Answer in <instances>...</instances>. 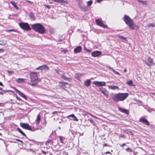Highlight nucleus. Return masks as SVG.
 <instances>
[{
  "label": "nucleus",
  "instance_id": "obj_1",
  "mask_svg": "<svg viewBox=\"0 0 155 155\" xmlns=\"http://www.w3.org/2000/svg\"><path fill=\"white\" fill-rule=\"evenodd\" d=\"M128 96L127 93H118L114 95L112 97L114 101L117 102L119 101H124Z\"/></svg>",
  "mask_w": 155,
  "mask_h": 155
},
{
  "label": "nucleus",
  "instance_id": "obj_2",
  "mask_svg": "<svg viewBox=\"0 0 155 155\" xmlns=\"http://www.w3.org/2000/svg\"><path fill=\"white\" fill-rule=\"evenodd\" d=\"M32 28L39 33L43 34L46 32L45 27L40 23H36L31 25Z\"/></svg>",
  "mask_w": 155,
  "mask_h": 155
},
{
  "label": "nucleus",
  "instance_id": "obj_3",
  "mask_svg": "<svg viewBox=\"0 0 155 155\" xmlns=\"http://www.w3.org/2000/svg\"><path fill=\"white\" fill-rule=\"evenodd\" d=\"M29 75L31 82H38L41 80V79L38 78V73L37 72H31L29 74Z\"/></svg>",
  "mask_w": 155,
  "mask_h": 155
},
{
  "label": "nucleus",
  "instance_id": "obj_4",
  "mask_svg": "<svg viewBox=\"0 0 155 155\" xmlns=\"http://www.w3.org/2000/svg\"><path fill=\"white\" fill-rule=\"evenodd\" d=\"M19 25L21 28L24 30L28 31L31 29V28L27 23L21 22L19 23Z\"/></svg>",
  "mask_w": 155,
  "mask_h": 155
},
{
  "label": "nucleus",
  "instance_id": "obj_5",
  "mask_svg": "<svg viewBox=\"0 0 155 155\" xmlns=\"http://www.w3.org/2000/svg\"><path fill=\"white\" fill-rule=\"evenodd\" d=\"M20 125L21 127L26 130H28L31 131H34L35 130H33L31 128V127L28 124L23 123H20Z\"/></svg>",
  "mask_w": 155,
  "mask_h": 155
},
{
  "label": "nucleus",
  "instance_id": "obj_6",
  "mask_svg": "<svg viewBox=\"0 0 155 155\" xmlns=\"http://www.w3.org/2000/svg\"><path fill=\"white\" fill-rule=\"evenodd\" d=\"M99 89L101 92L107 98L109 97V92L104 87H99Z\"/></svg>",
  "mask_w": 155,
  "mask_h": 155
},
{
  "label": "nucleus",
  "instance_id": "obj_7",
  "mask_svg": "<svg viewBox=\"0 0 155 155\" xmlns=\"http://www.w3.org/2000/svg\"><path fill=\"white\" fill-rule=\"evenodd\" d=\"M124 21L127 25H128L129 23L133 21V20L129 16L126 15L124 16Z\"/></svg>",
  "mask_w": 155,
  "mask_h": 155
},
{
  "label": "nucleus",
  "instance_id": "obj_8",
  "mask_svg": "<svg viewBox=\"0 0 155 155\" xmlns=\"http://www.w3.org/2000/svg\"><path fill=\"white\" fill-rule=\"evenodd\" d=\"M93 84L97 87L105 86L106 85V83L104 81H94Z\"/></svg>",
  "mask_w": 155,
  "mask_h": 155
},
{
  "label": "nucleus",
  "instance_id": "obj_9",
  "mask_svg": "<svg viewBox=\"0 0 155 155\" xmlns=\"http://www.w3.org/2000/svg\"><path fill=\"white\" fill-rule=\"evenodd\" d=\"M49 69V68L46 65H43L42 66H40L36 69V70H41L42 71H46L47 70H48Z\"/></svg>",
  "mask_w": 155,
  "mask_h": 155
},
{
  "label": "nucleus",
  "instance_id": "obj_10",
  "mask_svg": "<svg viewBox=\"0 0 155 155\" xmlns=\"http://www.w3.org/2000/svg\"><path fill=\"white\" fill-rule=\"evenodd\" d=\"M129 28L131 30L137 29L138 28V26L136 25L133 21L129 23L128 25Z\"/></svg>",
  "mask_w": 155,
  "mask_h": 155
},
{
  "label": "nucleus",
  "instance_id": "obj_11",
  "mask_svg": "<svg viewBox=\"0 0 155 155\" xmlns=\"http://www.w3.org/2000/svg\"><path fill=\"white\" fill-rule=\"evenodd\" d=\"M153 59L150 57H149L147 60L145 61V63L148 66H151L153 64Z\"/></svg>",
  "mask_w": 155,
  "mask_h": 155
},
{
  "label": "nucleus",
  "instance_id": "obj_12",
  "mask_svg": "<svg viewBox=\"0 0 155 155\" xmlns=\"http://www.w3.org/2000/svg\"><path fill=\"white\" fill-rule=\"evenodd\" d=\"M96 22L97 25L103 28H105L106 26L104 25L101 19H97L96 20Z\"/></svg>",
  "mask_w": 155,
  "mask_h": 155
},
{
  "label": "nucleus",
  "instance_id": "obj_13",
  "mask_svg": "<svg viewBox=\"0 0 155 155\" xmlns=\"http://www.w3.org/2000/svg\"><path fill=\"white\" fill-rule=\"evenodd\" d=\"M118 109L119 111L127 115H128L129 114V110L127 109L123 108L120 107H119Z\"/></svg>",
  "mask_w": 155,
  "mask_h": 155
},
{
  "label": "nucleus",
  "instance_id": "obj_14",
  "mask_svg": "<svg viewBox=\"0 0 155 155\" xmlns=\"http://www.w3.org/2000/svg\"><path fill=\"white\" fill-rule=\"evenodd\" d=\"M139 121L142 123L143 124H144L147 126H149L150 124L148 122V121L146 119L143 118H140L139 120Z\"/></svg>",
  "mask_w": 155,
  "mask_h": 155
},
{
  "label": "nucleus",
  "instance_id": "obj_15",
  "mask_svg": "<svg viewBox=\"0 0 155 155\" xmlns=\"http://www.w3.org/2000/svg\"><path fill=\"white\" fill-rule=\"evenodd\" d=\"M101 54V52L99 51H95L92 52L91 55L94 57H97L99 56Z\"/></svg>",
  "mask_w": 155,
  "mask_h": 155
},
{
  "label": "nucleus",
  "instance_id": "obj_16",
  "mask_svg": "<svg viewBox=\"0 0 155 155\" xmlns=\"http://www.w3.org/2000/svg\"><path fill=\"white\" fill-rule=\"evenodd\" d=\"M15 90L16 92L18 93L20 96L24 98L25 100L27 99L26 95H25L24 94L21 92V91L16 88H15Z\"/></svg>",
  "mask_w": 155,
  "mask_h": 155
},
{
  "label": "nucleus",
  "instance_id": "obj_17",
  "mask_svg": "<svg viewBox=\"0 0 155 155\" xmlns=\"http://www.w3.org/2000/svg\"><path fill=\"white\" fill-rule=\"evenodd\" d=\"M82 49V48L81 46H78L75 48L74 50V52L75 53H78L80 52Z\"/></svg>",
  "mask_w": 155,
  "mask_h": 155
},
{
  "label": "nucleus",
  "instance_id": "obj_18",
  "mask_svg": "<svg viewBox=\"0 0 155 155\" xmlns=\"http://www.w3.org/2000/svg\"><path fill=\"white\" fill-rule=\"evenodd\" d=\"M82 75V74H76L75 75L74 78L79 81Z\"/></svg>",
  "mask_w": 155,
  "mask_h": 155
},
{
  "label": "nucleus",
  "instance_id": "obj_19",
  "mask_svg": "<svg viewBox=\"0 0 155 155\" xmlns=\"http://www.w3.org/2000/svg\"><path fill=\"white\" fill-rule=\"evenodd\" d=\"M31 20L32 21H34L35 20V17L34 14L32 12H31L29 15Z\"/></svg>",
  "mask_w": 155,
  "mask_h": 155
},
{
  "label": "nucleus",
  "instance_id": "obj_20",
  "mask_svg": "<svg viewBox=\"0 0 155 155\" xmlns=\"http://www.w3.org/2000/svg\"><path fill=\"white\" fill-rule=\"evenodd\" d=\"M41 120V116L39 114H38L37 119L35 120V122L37 125H38L39 123Z\"/></svg>",
  "mask_w": 155,
  "mask_h": 155
},
{
  "label": "nucleus",
  "instance_id": "obj_21",
  "mask_svg": "<svg viewBox=\"0 0 155 155\" xmlns=\"http://www.w3.org/2000/svg\"><path fill=\"white\" fill-rule=\"evenodd\" d=\"M91 81L89 79L87 80L84 83V85L86 87H88L91 85Z\"/></svg>",
  "mask_w": 155,
  "mask_h": 155
},
{
  "label": "nucleus",
  "instance_id": "obj_22",
  "mask_svg": "<svg viewBox=\"0 0 155 155\" xmlns=\"http://www.w3.org/2000/svg\"><path fill=\"white\" fill-rule=\"evenodd\" d=\"M108 87L110 89L112 90L119 89V87L118 86L115 85H109Z\"/></svg>",
  "mask_w": 155,
  "mask_h": 155
},
{
  "label": "nucleus",
  "instance_id": "obj_23",
  "mask_svg": "<svg viewBox=\"0 0 155 155\" xmlns=\"http://www.w3.org/2000/svg\"><path fill=\"white\" fill-rule=\"evenodd\" d=\"M54 2L59 3H67V2L64 0H52Z\"/></svg>",
  "mask_w": 155,
  "mask_h": 155
},
{
  "label": "nucleus",
  "instance_id": "obj_24",
  "mask_svg": "<svg viewBox=\"0 0 155 155\" xmlns=\"http://www.w3.org/2000/svg\"><path fill=\"white\" fill-rule=\"evenodd\" d=\"M25 79L23 78H18L16 80V81H17L18 83H25Z\"/></svg>",
  "mask_w": 155,
  "mask_h": 155
},
{
  "label": "nucleus",
  "instance_id": "obj_25",
  "mask_svg": "<svg viewBox=\"0 0 155 155\" xmlns=\"http://www.w3.org/2000/svg\"><path fill=\"white\" fill-rule=\"evenodd\" d=\"M17 131L20 133H21L22 135L25 137H26V135L22 131V130L19 128L18 127L17 128Z\"/></svg>",
  "mask_w": 155,
  "mask_h": 155
},
{
  "label": "nucleus",
  "instance_id": "obj_26",
  "mask_svg": "<svg viewBox=\"0 0 155 155\" xmlns=\"http://www.w3.org/2000/svg\"><path fill=\"white\" fill-rule=\"evenodd\" d=\"M61 77L64 80H68V81H69V80L71 79L70 78H67L64 74L62 75Z\"/></svg>",
  "mask_w": 155,
  "mask_h": 155
},
{
  "label": "nucleus",
  "instance_id": "obj_27",
  "mask_svg": "<svg viewBox=\"0 0 155 155\" xmlns=\"http://www.w3.org/2000/svg\"><path fill=\"white\" fill-rule=\"evenodd\" d=\"M137 1L141 3L143 5H147V2L146 1H143L141 0H137Z\"/></svg>",
  "mask_w": 155,
  "mask_h": 155
},
{
  "label": "nucleus",
  "instance_id": "obj_28",
  "mask_svg": "<svg viewBox=\"0 0 155 155\" xmlns=\"http://www.w3.org/2000/svg\"><path fill=\"white\" fill-rule=\"evenodd\" d=\"M6 42L3 40L0 39V45H5Z\"/></svg>",
  "mask_w": 155,
  "mask_h": 155
},
{
  "label": "nucleus",
  "instance_id": "obj_29",
  "mask_svg": "<svg viewBox=\"0 0 155 155\" xmlns=\"http://www.w3.org/2000/svg\"><path fill=\"white\" fill-rule=\"evenodd\" d=\"M127 84L130 86H132L133 85V83L132 80L127 82Z\"/></svg>",
  "mask_w": 155,
  "mask_h": 155
},
{
  "label": "nucleus",
  "instance_id": "obj_30",
  "mask_svg": "<svg viewBox=\"0 0 155 155\" xmlns=\"http://www.w3.org/2000/svg\"><path fill=\"white\" fill-rule=\"evenodd\" d=\"M118 37H119L121 39H122L123 40L126 41V38L121 36V35H118Z\"/></svg>",
  "mask_w": 155,
  "mask_h": 155
},
{
  "label": "nucleus",
  "instance_id": "obj_31",
  "mask_svg": "<svg viewBox=\"0 0 155 155\" xmlns=\"http://www.w3.org/2000/svg\"><path fill=\"white\" fill-rule=\"evenodd\" d=\"M84 49L88 53H90L91 51L90 50L87 49L85 46H84Z\"/></svg>",
  "mask_w": 155,
  "mask_h": 155
},
{
  "label": "nucleus",
  "instance_id": "obj_32",
  "mask_svg": "<svg viewBox=\"0 0 155 155\" xmlns=\"http://www.w3.org/2000/svg\"><path fill=\"white\" fill-rule=\"evenodd\" d=\"M64 139V137H62V136H60L59 137V140L61 143H63V140Z\"/></svg>",
  "mask_w": 155,
  "mask_h": 155
},
{
  "label": "nucleus",
  "instance_id": "obj_33",
  "mask_svg": "<svg viewBox=\"0 0 155 155\" xmlns=\"http://www.w3.org/2000/svg\"><path fill=\"white\" fill-rule=\"evenodd\" d=\"M87 3L88 6H90L92 3V1L91 0L90 1L87 2Z\"/></svg>",
  "mask_w": 155,
  "mask_h": 155
},
{
  "label": "nucleus",
  "instance_id": "obj_34",
  "mask_svg": "<svg viewBox=\"0 0 155 155\" xmlns=\"http://www.w3.org/2000/svg\"><path fill=\"white\" fill-rule=\"evenodd\" d=\"M112 71L114 73L116 74H117L118 75H120V74L119 73L116 71H115L114 69H112Z\"/></svg>",
  "mask_w": 155,
  "mask_h": 155
},
{
  "label": "nucleus",
  "instance_id": "obj_35",
  "mask_svg": "<svg viewBox=\"0 0 155 155\" xmlns=\"http://www.w3.org/2000/svg\"><path fill=\"white\" fill-rule=\"evenodd\" d=\"M112 71L114 73L116 74H117L118 75H120V74L119 73L116 71H115L114 69H112Z\"/></svg>",
  "mask_w": 155,
  "mask_h": 155
},
{
  "label": "nucleus",
  "instance_id": "obj_36",
  "mask_svg": "<svg viewBox=\"0 0 155 155\" xmlns=\"http://www.w3.org/2000/svg\"><path fill=\"white\" fill-rule=\"evenodd\" d=\"M34 83L30 84L32 86H36L38 82H34Z\"/></svg>",
  "mask_w": 155,
  "mask_h": 155
},
{
  "label": "nucleus",
  "instance_id": "obj_37",
  "mask_svg": "<svg viewBox=\"0 0 155 155\" xmlns=\"http://www.w3.org/2000/svg\"><path fill=\"white\" fill-rule=\"evenodd\" d=\"M7 31L8 32H10L11 31H14V32H17V31H16V30H15L14 29H9L7 30Z\"/></svg>",
  "mask_w": 155,
  "mask_h": 155
},
{
  "label": "nucleus",
  "instance_id": "obj_38",
  "mask_svg": "<svg viewBox=\"0 0 155 155\" xmlns=\"http://www.w3.org/2000/svg\"><path fill=\"white\" fill-rule=\"evenodd\" d=\"M125 150L127 152H130L132 151V150L130 148H126Z\"/></svg>",
  "mask_w": 155,
  "mask_h": 155
},
{
  "label": "nucleus",
  "instance_id": "obj_39",
  "mask_svg": "<svg viewBox=\"0 0 155 155\" xmlns=\"http://www.w3.org/2000/svg\"><path fill=\"white\" fill-rule=\"evenodd\" d=\"M152 26L153 27L155 26V24H153V23H149L148 24V27H150Z\"/></svg>",
  "mask_w": 155,
  "mask_h": 155
},
{
  "label": "nucleus",
  "instance_id": "obj_40",
  "mask_svg": "<svg viewBox=\"0 0 155 155\" xmlns=\"http://www.w3.org/2000/svg\"><path fill=\"white\" fill-rule=\"evenodd\" d=\"M10 3L12 5H13L14 7L16 5V4L14 2L11 1Z\"/></svg>",
  "mask_w": 155,
  "mask_h": 155
},
{
  "label": "nucleus",
  "instance_id": "obj_41",
  "mask_svg": "<svg viewBox=\"0 0 155 155\" xmlns=\"http://www.w3.org/2000/svg\"><path fill=\"white\" fill-rule=\"evenodd\" d=\"M7 72L8 73L9 75H10L12 74L13 72V71H8Z\"/></svg>",
  "mask_w": 155,
  "mask_h": 155
},
{
  "label": "nucleus",
  "instance_id": "obj_42",
  "mask_svg": "<svg viewBox=\"0 0 155 155\" xmlns=\"http://www.w3.org/2000/svg\"><path fill=\"white\" fill-rule=\"evenodd\" d=\"M73 119L74 120L78 121V120L77 118V117H76L75 116L73 118Z\"/></svg>",
  "mask_w": 155,
  "mask_h": 155
},
{
  "label": "nucleus",
  "instance_id": "obj_43",
  "mask_svg": "<svg viewBox=\"0 0 155 155\" xmlns=\"http://www.w3.org/2000/svg\"><path fill=\"white\" fill-rule=\"evenodd\" d=\"M48 9H50L51 8V7L50 5H44Z\"/></svg>",
  "mask_w": 155,
  "mask_h": 155
},
{
  "label": "nucleus",
  "instance_id": "obj_44",
  "mask_svg": "<svg viewBox=\"0 0 155 155\" xmlns=\"http://www.w3.org/2000/svg\"><path fill=\"white\" fill-rule=\"evenodd\" d=\"M16 140L17 141H19V142H21V143H23V141L22 140H20L18 139H16Z\"/></svg>",
  "mask_w": 155,
  "mask_h": 155
},
{
  "label": "nucleus",
  "instance_id": "obj_45",
  "mask_svg": "<svg viewBox=\"0 0 155 155\" xmlns=\"http://www.w3.org/2000/svg\"><path fill=\"white\" fill-rule=\"evenodd\" d=\"M75 116L74 115V114H71L69 116V117H72L73 118Z\"/></svg>",
  "mask_w": 155,
  "mask_h": 155
},
{
  "label": "nucleus",
  "instance_id": "obj_46",
  "mask_svg": "<svg viewBox=\"0 0 155 155\" xmlns=\"http://www.w3.org/2000/svg\"><path fill=\"white\" fill-rule=\"evenodd\" d=\"M148 110L149 112H150L151 111H152V110L155 111V110H154L153 108H151L150 109H149Z\"/></svg>",
  "mask_w": 155,
  "mask_h": 155
},
{
  "label": "nucleus",
  "instance_id": "obj_47",
  "mask_svg": "<svg viewBox=\"0 0 155 155\" xmlns=\"http://www.w3.org/2000/svg\"><path fill=\"white\" fill-rule=\"evenodd\" d=\"M16 98L19 101H21V100L20 98L18 97L17 96H16Z\"/></svg>",
  "mask_w": 155,
  "mask_h": 155
},
{
  "label": "nucleus",
  "instance_id": "obj_48",
  "mask_svg": "<svg viewBox=\"0 0 155 155\" xmlns=\"http://www.w3.org/2000/svg\"><path fill=\"white\" fill-rule=\"evenodd\" d=\"M90 115L92 116V117H94L95 118H97V117H96V116H94V115H92V114H90Z\"/></svg>",
  "mask_w": 155,
  "mask_h": 155
},
{
  "label": "nucleus",
  "instance_id": "obj_49",
  "mask_svg": "<svg viewBox=\"0 0 155 155\" xmlns=\"http://www.w3.org/2000/svg\"><path fill=\"white\" fill-rule=\"evenodd\" d=\"M14 7L16 9H18L19 8L16 5L15 6H14Z\"/></svg>",
  "mask_w": 155,
  "mask_h": 155
},
{
  "label": "nucleus",
  "instance_id": "obj_50",
  "mask_svg": "<svg viewBox=\"0 0 155 155\" xmlns=\"http://www.w3.org/2000/svg\"><path fill=\"white\" fill-rule=\"evenodd\" d=\"M107 68H108L109 69H111L112 70V69H113V68H112L110 66H108V67H107Z\"/></svg>",
  "mask_w": 155,
  "mask_h": 155
},
{
  "label": "nucleus",
  "instance_id": "obj_51",
  "mask_svg": "<svg viewBox=\"0 0 155 155\" xmlns=\"http://www.w3.org/2000/svg\"><path fill=\"white\" fill-rule=\"evenodd\" d=\"M26 2H29V3H31V4H32L33 3V2H31L30 1H28V0L26 1Z\"/></svg>",
  "mask_w": 155,
  "mask_h": 155
},
{
  "label": "nucleus",
  "instance_id": "obj_52",
  "mask_svg": "<svg viewBox=\"0 0 155 155\" xmlns=\"http://www.w3.org/2000/svg\"><path fill=\"white\" fill-rule=\"evenodd\" d=\"M107 144L105 143L103 144V146L104 147H107Z\"/></svg>",
  "mask_w": 155,
  "mask_h": 155
},
{
  "label": "nucleus",
  "instance_id": "obj_53",
  "mask_svg": "<svg viewBox=\"0 0 155 155\" xmlns=\"http://www.w3.org/2000/svg\"><path fill=\"white\" fill-rule=\"evenodd\" d=\"M125 143H123L122 145H120V146L121 147H123L124 146H125Z\"/></svg>",
  "mask_w": 155,
  "mask_h": 155
},
{
  "label": "nucleus",
  "instance_id": "obj_54",
  "mask_svg": "<svg viewBox=\"0 0 155 155\" xmlns=\"http://www.w3.org/2000/svg\"><path fill=\"white\" fill-rule=\"evenodd\" d=\"M0 86H3L2 83L1 82H0Z\"/></svg>",
  "mask_w": 155,
  "mask_h": 155
},
{
  "label": "nucleus",
  "instance_id": "obj_55",
  "mask_svg": "<svg viewBox=\"0 0 155 155\" xmlns=\"http://www.w3.org/2000/svg\"><path fill=\"white\" fill-rule=\"evenodd\" d=\"M124 71L125 72H127V69H124Z\"/></svg>",
  "mask_w": 155,
  "mask_h": 155
},
{
  "label": "nucleus",
  "instance_id": "obj_56",
  "mask_svg": "<svg viewBox=\"0 0 155 155\" xmlns=\"http://www.w3.org/2000/svg\"><path fill=\"white\" fill-rule=\"evenodd\" d=\"M109 153L110 154V153L109 151H107L105 153Z\"/></svg>",
  "mask_w": 155,
  "mask_h": 155
},
{
  "label": "nucleus",
  "instance_id": "obj_57",
  "mask_svg": "<svg viewBox=\"0 0 155 155\" xmlns=\"http://www.w3.org/2000/svg\"><path fill=\"white\" fill-rule=\"evenodd\" d=\"M42 152H43V153H44V154H46V152H45L44 151H42Z\"/></svg>",
  "mask_w": 155,
  "mask_h": 155
},
{
  "label": "nucleus",
  "instance_id": "obj_58",
  "mask_svg": "<svg viewBox=\"0 0 155 155\" xmlns=\"http://www.w3.org/2000/svg\"><path fill=\"white\" fill-rule=\"evenodd\" d=\"M3 93L2 92H0V94L3 95Z\"/></svg>",
  "mask_w": 155,
  "mask_h": 155
},
{
  "label": "nucleus",
  "instance_id": "obj_59",
  "mask_svg": "<svg viewBox=\"0 0 155 155\" xmlns=\"http://www.w3.org/2000/svg\"><path fill=\"white\" fill-rule=\"evenodd\" d=\"M57 111H54V112H53V113H52V114H55V113H57Z\"/></svg>",
  "mask_w": 155,
  "mask_h": 155
},
{
  "label": "nucleus",
  "instance_id": "obj_60",
  "mask_svg": "<svg viewBox=\"0 0 155 155\" xmlns=\"http://www.w3.org/2000/svg\"><path fill=\"white\" fill-rule=\"evenodd\" d=\"M56 72L57 73H58V71H59V70H56Z\"/></svg>",
  "mask_w": 155,
  "mask_h": 155
},
{
  "label": "nucleus",
  "instance_id": "obj_61",
  "mask_svg": "<svg viewBox=\"0 0 155 155\" xmlns=\"http://www.w3.org/2000/svg\"><path fill=\"white\" fill-rule=\"evenodd\" d=\"M44 124H46V121H45V122H44Z\"/></svg>",
  "mask_w": 155,
  "mask_h": 155
},
{
  "label": "nucleus",
  "instance_id": "obj_62",
  "mask_svg": "<svg viewBox=\"0 0 155 155\" xmlns=\"http://www.w3.org/2000/svg\"><path fill=\"white\" fill-rule=\"evenodd\" d=\"M3 50H4V49H0V51H3Z\"/></svg>",
  "mask_w": 155,
  "mask_h": 155
},
{
  "label": "nucleus",
  "instance_id": "obj_63",
  "mask_svg": "<svg viewBox=\"0 0 155 155\" xmlns=\"http://www.w3.org/2000/svg\"><path fill=\"white\" fill-rule=\"evenodd\" d=\"M0 90H2V88L0 87Z\"/></svg>",
  "mask_w": 155,
  "mask_h": 155
},
{
  "label": "nucleus",
  "instance_id": "obj_64",
  "mask_svg": "<svg viewBox=\"0 0 155 155\" xmlns=\"http://www.w3.org/2000/svg\"><path fill=\"white\" fill-rule=\"evenodd\" d=\"M90 121L91 122H92V120H90Z\"/></svg>",
  "mask_w": 155,
  "mask_h": 155
}]
</instances>
